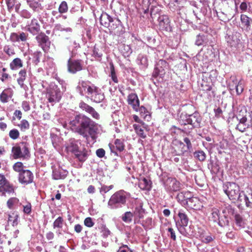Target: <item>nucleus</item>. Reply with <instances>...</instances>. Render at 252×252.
Wrapping results in <instances>:
<instances>
[{"instance_id":"1","label":"nucleus","mask_w":252,"mask_h":252,"mask_svg":"<svg viewBox=\"0 0 252 252\" xmlns=\"http://www.w3.org/2000/svg\"><path fill=\"white\" fill-rule=\"evenodd\" d=\"M69 124L73 129L87 140L90 137L93 139L95 138L97 125L88 117L81 114L77 115Z\"/></svg>"},{"instance_id":"2","label":"nucleus","mask_w":252,"mask_h":252,"mask_svg":"<svg viewBox=\"0 0 252 252\" xmlns=\"http://www.w3.org/2000/svg\"><path fill=\"white\" fill-rule=\"evenodd\" d=\"M130 193L124 190H120L115 192L108 202V207L111 209H117L123 207L126 204Z\"/></svg>"},{"instance_id":"3","label":"nucleus","mask_w":252,"mask_h":252,"mask_svg":"<svg viewBox=\"0 0 252 252\" xmlns=\"http://www.w3.org/2000/svg\"><path fill=\"white\" fill-rule=\"evenodd\" d=\"M225 193L230 200L240 201L243 191L240 192L239 186L234 183H227L223 187Z\"/></svg>"},{"instance_id":"4","label":"nucleus","mask_w":252,"mask_h":252,"mask_svg":"<svg viewBox=\"0 0 252 252\" xmlns=\"http://www.w3.org/2000/svg\"><path fill=\"white\" fill-rule=\"evenodd\" d=\"M62 96V93L57 85L51 83L47 89L46 97L48 102L53 105L59 102Z\"/></svg>"},{"instance_id":"5","label":"nucleus","mask_w":252,"mask_h":252,"mask_svg":"<svg viewBox=\"0 0 252 252\" xmlns=\"http://www.w3.org/2000/svg\"><path fill=\"white\" fill-rule=\"evenodd\" d=\"M183 125H190L192 127H200L201 118L200 114L195 112L191 115H185L181 117Z\"/></svg>"},{"instance_id":"6","label":"nucleus","mask_w":252,"mask_h":252,"mask_svg":"<svg viewBox=\"0 0 252 252\" xmlns=\"http://www.w3.org/2000/svg\"><path fill=\"white\" fill-rule=\"evenodd\" d=\"M164 186L166 191L168 192H176L181 189V184L176 178L168 177L163 182Z\"/></svg>"},{"instance_id":"7","label":"nucleus","mask_w":252,"mask_h":252,"mask_svg":"<svg viewBox=\"0 0 252 252\" xmlns=\"http://www.w3.org/2000/svg\"><path fill=\"white\" fill-rule=\"evenodd\" d=\"M107 28H109L111 33L117 36H120L125 32V29L122 25L121 21L117 18H113Z\"/></svg>"},{"instance_id":"8","label":"nucleus","mask_w":252,"mask_h":252,"mask_svg":"<svg viewBox=\"0 0 252 252\" xmlns=\"http://www.w3.org/2000/svg\"><path fill=\"white\" fill-rule=\"evenodd\" d=\"M70 57L67 61V68L68 72L75 74L83 68V61L80 59L74 60Z\"/></svg>"},{"instance_id":"9","label":"nucleus","mask_w":252,"mask_h":252,"mask_svg":"<svg viewBox=\"0 0 252 252\" xmlns=\"http://www.w3.org/2000/svg\"><path fill=\"white\" fill-rule=\"evenodd\" d=\"M235 3V10L236 12L238 11V5L239 4V10L241 13L248 12L252 14V2L247 1L246 0H233Z\"/></svg>"},{"instance_id":"10","label":"nucleus","mask_w":252,"mask_h":252,"mask_svg":"<svg viewBox=\"0 0 252 252\" xmlns=\"http://www.w3.org/2000/svg\"><path fill=\"white\" fill-rule=\"evenodd\" d=\"M92 87L90 92L87 95L90 98L92 101L94 102H101L104 99V94L100 88L94 85Z\"/></svg>"},{"instance_id":"11","label":"nucleus","mask_w":252,"mask_h":252,"mask_svg":"<svg viewBox=\"0 0 252 252\" xmlns=\"http://www.w3.org/2000/svg\"><path fill=\"white\" fill-rule=\"evenodd\" d=\"M34 176L31 171L25 169L18 175L19 182L24 185L32 183L33 181Z\"/></svg>"},{"instance_id":"12","label":"nucleus","mask_w":252,"mask_h":252,"mask_svg":"<svg viewBox=\"0 0 252 252\" xmlns=\"http://www.w3.org/2000/svg\"><path fill=\"white\" fill-rule=\"evenodd\" d=\"M36 39L39 45L44 52H47L50 46L49 38L44 33H40L36 36Z\"/></svg>"},{"instance_id":"13","label":"nucleus","mask_w":252,"mask_h":252,"mask_svg":"<svg viewBox=\"0 0 252 252\" xmlns=\"http://www.w3.org/2000/svg\"><path fill=\"white\" fill-rule=\"evenodd\" d=\"M52 168V177L54 180L64 179L68 174L66 170L63 169L59 165H53Z\"/></svg>"},{"instance_id":"14","label":"nucleus","mask_w":252,"mask_h":252,"mask_svg":"<svg viewBox=\"0 0 252 252\" xmlns=\"http://www.w3.org/2000/svg\"><path fill=\"white\" fill-rule=\"evenodd\" d=\"M94 85L90 82L80 81L76 87V90L81 95H84L85 94L88 95Z\"/></svg>"},{"instance_id":"15","label":"nucleus","mask_w":252,"mask_h":252,"mask_svg":"<svg viewBox=\"0 0 252 252\" xmlns=\"http://www.w3.org/2000/svg\"><path fill=\"white\" fill-rule=\"evenodd\" d=\"M167 66L168 63L165 60H159L156 65L154 71L153 73V76L155 77L159 76L161 77L164 74L165 69L167 68Z\"/></svg>"},{"instance_id":"16","label":"nucleus","mask_w":252,"mask_h":252,"mask_svg":"<svg viewBox=\"0 0 252 252\" xmlns=\"http://www.w3.org/2000/svg\"><path fill=\"white\" fill-rule=\"evenodd\" d=\"M143 203L140 201H138L136 206L135 207L133 213L134 216V223H138L140 220L143 218L144 210L142 208Z\"/></svg>"},{"instance_id":"17","label":"nucleus","mask_w":252,"mask_h":252,"mask_svg":"<svg viewBox=\"0 0 252 252\" xmlns=\"http://www.w3.org/2000/svg\"><path fill=\"white\" fill-rule=\"evenodd\" d=\"M198 233L197 236L199 239L203 243L208 244L213 241L215 238L213 234L207 232L201 229H199Z\"/></svg>"},{"instance_id":"18","label":"nucleus","mask_w":252,"mask_h":252,"mask_svg":"<svg viewBox=\"0 0 252 252\" xmlns=\"http://www.w3.org/2000/svg\"><path fill=\"white\" fill-rule=\"evenodd\" d=\"M109 147L112 153H114L115 156H118V152H122L125 148V145L123 140L117 139L115 140L114 145L112 144H109Z\"/></svg>"},{"instance_id":"19","label":"nucleus","mask_w":252,"mask_h":252,"mask_svg":"<svg viewBox=\"0 0 252 252\" xmlns=\"http://www.w3.org/2000/svg\"><path fill=\"white\" fill-rule=\"evenodd\" d=\"M79 106L83 111L90 114L93 118L95 119H99V115L95 109L88 104L83 101L79 103Z\"/></svg>"},{"instance_id":"20","label":"nucleus","mask_w":252,"mask_h":252,"mask_svg":"<svg viewBox=\"0 0 252 252\" xmlns=\"http://www.w3.org/2000/svg\"><path fill=\"white\" fill-rule=\"evenodd\" d=\"M127 102L134 111H137L140 105V100L135 93H130L127 97Z\"/></svg>"},{"instance_id":"21","label":"nucleus","mask_w":252,"mask_h":252,"mask_svg":"<svg viewBox=\"0 0 252 252\" xmlns=\"http://www.w3.org/2000/svg\"><path fill=\"white\" fill-rule=\"evenodd\" d=\"M27 30L33 35H36L40 30V26L36 19H32L27 25Z\"/></svg>"},{"instance_id":"22","label":"nucleus","mask_w":252,"mask_h":252,"mask_svg":"<svg viewBox=\"0 0 252 252\" xmlns=\"http://www.w3.org/2000/svg\"><path fill=\"white\" fill-rule=\"evenodd\" d=\"M188 208L193 210H200L202 207V204L199 199L197 197H191L188 200L186 205Z\"/></svg>"},{"instance_id":"23","label":"nucleus","mask_w":252,"mask_h":252,"mask_svg":"<svg viewBox=\"0 0 252 252\" xmlns=\"http://www.w3.org/2000/svg\"><path fill=\"white\" fill-rule=\"evenodd\" d=\"M159 26L162 30L171 31V28L170 25V20L166 15H161L158 19Z\"/></svg>"},{"instance_id":"24","label":"nucleus","mask_w":252,"mask_h":252,"mask_svg":"<svg viewBox=\"0 0 252 252\" xmlns=\"http://www.w3.org/2000/svg\"><path fill=\"white\" fill-rule=\"evenodd\" d=\"M228 87L230 90H232L236 89V93L239 95L242 93L244 90V85L241 81L238 82L236 78H233L232 83H229Z\"/></svg>"},{"instance_id":"25","label":"nucleus","mask_w":252,"mask_h":252,"mask_svg":"<svg viewBox=\"0 0 252 252\" xmlns=\"http://www.w3.org/2000/svg\"><path fill=\"white\" fill-rule=\"evenodd\" d=\"M80 48V44L75 40H70L67 45V49L70 53V57L74 58L77 54V50Z\"/></svg>"},{"instance_id":"26","label":"nucleus","mask_w":252,"mask_h":252,"mask_svg":"<svg viewBox=\"0 0 252 252\" xmlns=\"http://www.w3.org/2000/svg\"><path fill=\"white\" fill-rule=\"evenodd\" d=\"M209 35L206 34L199 33L196 35L194 44L198 46H206L209 41Z\"/></svg>"},{"instance_id":"27","label":"nucleus","mask_w":252,"mask_h":252,"mask_svg":"<svg viewBox=\"0 0 252 252\" xmlns=\"http://www.w3.org/2000/svg\"><path fill=\"white\" fill-rule=\"evenodd\" d=\"M241 195L240 202L245 204L247 207H252V190L247 191V193L243 191Z\"/></svg>"},{"instance_id":"28","label":"nucleus","mask_w":252,"mask_h":252,"mask_svg":"<svg viewBox=\"0 0 252 252\" xmlns=\"http://www.w3.org/2000/svg\"><path fill=\"white\" fill-rule=\"evenodd\" d=\"M190 196L189 191L181 192L177 195V199L182 205L186 206Z\"/></svg>"},{"instance_id":"29","label":"nucleus","mask_w":252,"mask_h":252,"mask_svg":"<svg viewBox=\"0 0 252 252\" xmlns=\"http://www.w3.org/2000/svg\"><path fill=\"white\" fill-rule=\"evenodd\" d=\"M13 95V91L11 88L4 89L0 94V100L2 103H6Z\"/></svg>"},{"instance_id":"30","label":"nucleus","mask_w":252,"mask_h":252,"mask_svg":"<svg viewBox=\"0 0 252 252\" xmlns=\"http://www.w3.org/2000/svg\"><path fill=\"white\" fill-rule=\"evenodd\" d=\"M152 182L145 178H141L139 181L138 186L142 190H150L152 188Z\"/></svg>"},{"instance_id":"31","label":"nucleus","mask_w":252,"mask_h":252,"mask_svg":"<svg viewBox=\"0 0 252 252\" xmlns=\"http://www.w3.org/2000/svg\"><path fill=\"white\" fill-rule=\"evenodd\" d=\"M113 19V17H111L106 12H103L99 18L100 23L103 26L107 28Z\"/></svg>"},{"instance_id":"32","label":"nucleus","mask_w":252,"mask_h":252,"mask_svg":"<svg viewBox=\"0 0 252 252\" xmlns=\"http://www.w3.org/2000/svg\"><path fill=\"white\" fill-rule=\"evenodd\" d=\"M178 216L179 220L176 222V224L187 226L189 222V218L187 214L183 210H180L178 213Z\"/></svg>"},{"instance_id":"33","label":"nucleus","mask_w":252,"mask_h":252,"mask_svg":"<svg viewBox=\"0 0 252 252\" xmlns=\"http://www.w3.org/2000/svg\"><path fill=\"white\" fill-rule=\"evenodd\" d=\"M137 63L142 69H145L148 66V59L146 55H138L137 58Z\"/></svg>"},{"instance_id":"34","label":"nucleus","mask_w":252,"mask_h":252,"mask_svg":"<svg viewBox=\"0 0 252 252\" xmlns=\"http://www.w3.org/2000/svg\"><path fill=\"white\" fill-rule=\"evenodd\" d=\"M174 144L177 147V149L175 150V152L177 155H183L185 152L187 151L185 144L179 140H175Z\"/></svg>"},{"instance_id":"35","label":"nucleus","mask_w":252,"mask_h":252,"mask_svg":"<svg viewBox=\"0 0 252 252\" xmlns=\"http://www.w3.org/2000/svg\"><path fill=\"white\" fill-rule=\"evenodd\" d=\"M8 222L10 223L13 226H17L19 222V216L17 212H13L8 215Z\"/></svg>"},{"instance_id":"36","label":"nucleus","mask_w":252,"mask_h":252,"mask_svg":"<svg viewBox=\"0 0 252 252\" xmlns=\"http://www.w3.org/2000/svg\"><path fill=\"white\" fill-rule=\"evenodd\" d=\"M7 206L9 209H16L21 204L19 200L16 197H11L7 201Z\"/></svg>"},{"instance_id":"37","label":"nucleus","mask_w":252,"mask_h":252,"mask_svg":"<svg viewBox=\"0 0 252 252\" xmlns=\"http://www.w3.org/2000/svg\"><path fill=\"white\" fill-rule=\"evenodd\" d=\"M75 157L82 162H84L88 158V154L87 151L84 149L83 151H79L74 154Z\"/></svg>"},{"instance_id":"38","label":"nucleus","mask_w":252,"mask_h":252,"mask_svg":"<svg viewBox=\"0 0 252 252\" xmlns=\"http://www.w3.org/2000/svg\"><path fill=\"white\" fill-rule=\"evenodd\" d=\"M14 187L8 181H7L2 186H0V192L4 193L7 192L8 193L14 192Z\"/></svg>"},{"instance_id":"39","label":"nucleus","mask_w":252,"mask_h":252,"mask_svg":"<svg viewBox=\"0 0 252 252\" xmlns=\"http://www.w3.org/2000/svg\"><path fill=\"white\" fill-rule=\"evenodd\" d=\"M23 62L19 58L14 59L9 64L10 68L12 70H17L23 67Z\"/></svg>"},{"instance_id":"40","label":"nucleus","mask_w":252,"mask_h":252,"mask_svg":"<svg viewBox=\"0 0 252 252\" xmlns=\"http://www.w3.org/2000/svg\"><path fill=\"white\" fill-rule=\"evenodd\" d=\"M29 6L34 11H37L41 9V4L40 0H27Z\"/></svg>"},{"instance_id":"41","label":"nucleus","mask_w":252,"mask_h":252,"mask_svg":"<svg viewBox=\"0 0 252 252\" xmlns=\"http://www.w3.org/2000/svg\"><path fill=\"white\" fill-rule=\"evenodd\" d=\"M240 20L242 24L249 30L251 26V23L252 21V19L248 17L247 15L242 14L240 16Z\"/></svg>"},{"instance_id":"42","label":"nucleus","mask_w":252,"mask_h":252,"mask_svg":"<svg viewBox=\"0 0 252 252\" xmlns=\"http://www.w3.org/2000/svg\"><path fill=\"white\" fill-rule=\"evenodd\" d=\"M18 78L17 79L18 84L23 87L24 84V81L27 77V71L25 69H21L18 73Z\"/></svg>"},{"instance_id":"43","label":"nucleus","mask_w":252,"mask_h":252,"mask_svg":"<svg viewBox=\"0 0 252 252\" xmlns=\"http://www.w3.org/2000/svg\"><path fill=\"white\" fill-rule=\"evenodd\" d=\"M11 152L12 153V157L14 159L23 158L20 148L18 145H16L13 147Z\"/></svg>"},{"instance_id":"44","label":"nucleus","mask_w":252,"mask_h":252,"mask_svg":"<svg viewBox=\"0 0 252 252\" xmlns=\"http://www.w3.org/2000/svg\"><path fill=\"white\" fill-rule=\"evenodd\" d=\"M18 146L20 148L23 158H26L29 156L30 152L28 145L27 143L22 142L18 145Z\"/></svg>"},{"instance_id":"45","label":"nucleus","mask_w":252,"mask_h":252,"mask_svg":"<svg viewBox=\"0 0 252 252\" xmlns=\"http://www.w3.org/2000/svg\"><path fill=\"white\" fill-rule=\"evenodd\" d=\"M133 214L130 211L125 212L122 216V220L126 223H130L132 221Z\"/></svg>"},{"instance_id":"46","label":"nucleus","mask_w":252,"mask_h":252,"mask_svg":"<svg viewBox=\"0 0 252 252\" xmlns=\"http://www.w3.org/2000/svg\"><path fill=\"white\" fill-rule=\"evenodd\" d=\"M133 127L137 133L140 137L145 138L146 137V134L144 133V129L142 126L139 125L134 124Z\"/></svg>"},{"instance_id":"47","label":"nucleus","mask_w":252,"mask_h":252,"mask_svg":"<svg viewBox=\"0 0 252 252\" xmlns=\"http://www.w3.org/2000/svg\"><path fill=\"white\" fill-rule=\"evenodd\" d=\"M235 220L236 224L240 228H244L245 227V220L240 215H235Z\"/></svg>"},{"instance_id":"48","label":"nucleus","mask_w":252,"mask_h":252,"mask_svg":"<svg viewBox=\"0 0 252 252\" xmlns=\"http://www.w3.org/2000/svg\"><path fill=\"white\" fill-rule=\"evenodd\" d=\"M67 148L68 151L73 153L74 155L79 151L77 142L76 141L71 142Z\"/></svg>"},{"instance_id":"49","label":"nucleus","mask_w":252,"mask_h":252,"mask_svg":"<svg viewBox=\"0 0 252 252\" xmlns=\"http://www.w3.org/2000/svg\"><path fill=\"white\" fill-rule=\"evenodd\" d=\"M58 10L60 14H63L67 12L68 10V6L65 1H63L59 5Z\"/></svg>"},{"instance_id":"50","label":"nucleus","mask_w":252,"mask_h":252,"mask_svg":"<svg viewBox=\"0 0 252 252\" xmlns=\"http://www.w3.org/2000/svg\"><path fill=\"white\" fill-rule=\"evenodd\" d=\"M63 220L62 217L57 218L53 222V227L54 229H61L63 227Z\"/></svg>"},{"instance_id":"51","label":"nucleus","mask_w":252,"mask_h":252,"mask_svg":"<svg viewBox=\"0 0 252 252\" xmlns=\"http://www.w3.org/2000/svg\"><path fill=\"white\" fill-rule=\"evenodd\" d=\"M13 169L16 172H18L19 174L24 171V166L22 162L18 161L15 163L13 166Z\"/></svg>"},{"instance_id":"52","label":"nucleus","mask_w":252,"mask_h":252,"mask_svg":"<svg viewBox=\"0 0 252 252\" xmlns=\"http://www.w3.org/2000/svg\"><path fill=\"white\" fill-rule=\"evenodd\" d=\"M114 188V186L113 185H110L109 186H106L105 185H101V187L99 188L100 193L104 196V198H105L104 195L106 193L108 192L110 190Z\"/></svg>"},{"instance_id":"53","label":"nucleus","mask_w":252,"mask_h":252,"mask_svg":"<svg viewBox=\"0 0 252 252\" xmlns=\"http://www.w3.org/2000/svg\"><path fill=\"white\" fill-rule=\"evenodd\" d=\"M3 51L8 56H12L15 54L14 48L8 45H6L3 47Z\"/></svg>"},{"instance_id":"54","label":"nucleus","mask_w":252,"mask_h":252,"mask_svg":"<svg viewBox=\"0 0 252 252\" xmlns=\"http://www.w3.org/2000/svg\"><path fill=\"white\" fill-rule=\"evenodd\" d=\"M194 156L195 158L201 161L205 160L206 158V154L202 151H198L194 152Z\"/></svg>"},{"instance_id":"55","label":"nucleus","mask_w":252,"mask_h":252,"mask_svg":"<svg viewBox=\"0 0 252 252\" xmlns=\"http://www.w3.org/2000/svg\"><path fill=\"white\" fill-rule=\"evenodd\" d=\"M234 209L232 207L228 205L226 206L222 211V213L224 214V217H228L229 216L233 215L234 214Z\"/></svg>"},{"instance_id":"56","label":"nucleus","mask_w":252,"mask_h":252,"mask_svg":"<svg viewBox=\"0 0 252 252\" xmlns=\"http://www.w3.org/2000/svg\"><path fill=\"white\" fill-rule=\"evenodd\" d=\"M22 131H25L30 128V124L26 120H22L18 125Z\"/></svg>"},{"instance_id":"57","label":"nucleus","mask_w":252,"mask_h":252,"mask_svg":"<svg viewBox=\"0 0 252 252\" xmlns=\"http://www.w3.org/2000/svg\"><path fill=\"white\" fill-rule=\"evenodd\" d=\"M42 56V53L40 51H36L33 54V63L37 65L40 62V58Z\"/></svg>"},{"instance_id":"58","label":"nucleus","mask_w":252,"mask_h":252,"mask_svg":"<svg viewBox=\"0 0 252 252\" xmlns=\"http://www.w3.org/2000/svg\"><path fill=\"white\" fill-rule=\"evenodd\" d=\"M212 218L214 221L220 220V211L217 208H213L212 211Z\"/></svg>"},{"instance_id":"59","label":"nucleus","mask_w":252,"mask_h":252,"mask_svg":"<svg viewBox=\"0 0 252 252\" xmlns=\"http://www.w3.org/2000/svg\"><path fill=\"white\" fill-rule=\"evenodd\" d=\"M9 137L13 140L17 139L20 136V133L17 129H13L9 132Z\"/></svg>"},{"instance_id":"60","label":"nucleus","mask_w":252,"mask_h":252,"mask_svg":"<svg viewBox=\"0 0 252 252\" xmlns=\"http://www.w3.org/2000/svg\"><path fill=\"white\" fill-rule=\"evenodd\" d=\"M176 226L179 232L183 236L187 237L189 235V233L187 232L186 227L187 226H182L180 224H176Z\"/></svg>"},{"instance_id":"61","label":"nucleus","mask_w":252,"mask_h":252,"mask_svg":"<svg viewBox=\"0 0 252 252\" xmlns=\"http://www.w3.org/2000/svg\"><path fill=\"white\" fill-rule=\"evenodd\" d=\"M139 109L136 112H139L141 116L144 117L145 118L148 115L149 111L144 106H139Z\"/></svg>"},{"instance_id":"62","label":"nucleus","mask_w":252,"mask_h":252,"mask_svg":"<svg viewBox=\"0 0 252 252\" xmlns=\"http://www.w3.org/2000/svg\"><path fill=\"white\" fill-rule=\"evenodd\" d=\"M110 76L113 81L116 83L118 82V79L116 74L114 67L112 64L110 67Z\"/></svg>"},{"instance_id":"63","label":"nucleus","mask_w":252,"mask_h":252,"mask_svg":"<svg viewBox=\"0 0 252 252\" xmlns=\"http://www.w3.org/2000/svg\"><path fill=\"white\" fill-rule=\"evenodd\" d=\"M168 231V236L171 239H172L173 241L176 240V236L175 234V231L174 230L171 228L169 227L167 229Z\"/></svg>"},{"instance_id":"64","label":"nucleus","mask_w":252,"mask_h":252,"mask_svg":"<svg viewBox=\"0 0 252 252\" xmlns=\"http://www.w3.org/2000/svg\"><path fill=\"white\" fill-rule=\"evenodd\" d=\"M224 220H223L222 219H221V220H218V224L221 227L228 226L229 223V221L228 217H224Z\"/></svg>"}]
</instances>
